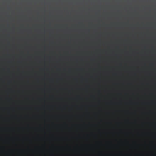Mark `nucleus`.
<instances>
[{
	"label": "nucleus",
	"instance_id": "3",
	"mask_svg": "<svg viewBox=\"0 0 156 156\" xmlns=\"http://www.w3.org/2000/svg\"><path fill=\"white\" fill-rule=\"evenodd\" d=\"M92 97H93V98H94V96H93Z\"/></svg>",
	"mask_w": 156,
	"mask_h": 156
},
{
	"label": "nucleus",
	"instance_id": "4",
	"mask_svg": "<svg viewBox=\"0 0 156 156\" xmlns=\"http://www.w3.org/2000/svg\"><path fill=\"white\" fill-rule=\"evenodd\" d=\"M39 99H41V98H38Z\"/></svg>",
	"mask_w": 156,
	"mask_h": 156
},
{
	"label": "nucleus",
	"instance_id": "1",
	"mask_svg": "<svg viewBox=\"0 0 156 156\" xmlns=\"http://www.w3.org/2000/svg\"><path fill=\"white\" fill-rule=\"evenodd\" d=\"M6 99L7 100H11L12 99V98H6Z\"/></svg>",
	"mask_w": 156,
	"mask_h": 156
},
{
	"label": "nucleus",
	"instance_id": "2",
	"mask_svg": "<svg viewBox=\"0 0 156 156\" xmlns=\"http://www.w3.org/2000/svg\"><path fill=\"white\" fill-rule=\"evenodd\" d=\"M80 97L78 96L76 97V99H80Z\"/></svg>",
	"mask_w": 156,
	"mask_h": 156
}]
</instances>
